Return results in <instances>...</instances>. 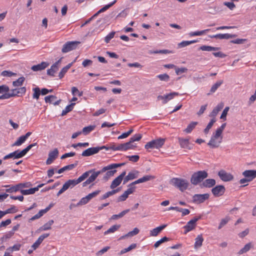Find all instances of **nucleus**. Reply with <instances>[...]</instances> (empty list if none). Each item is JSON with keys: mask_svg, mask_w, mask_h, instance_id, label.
Segmentation results:
<instances>
[{"mask_svg": "<svg viewBox=\"0 0 256 256\" xmlns=\"http://www.w3.org/2000/svg\"><path fill=\"white\" fill-rule=\"evenodd\" d=\"M208 176V172L205 170H200L194 172L190 178V182L196 186L201 182H203L204 180Z\"/></svg>", "mask_w": 256, "mask_h": 256, "instance_id": "f257e3e1", "label": "nucleus"}, {"mask_svg": "<svg viewBox=\"0 0 256 256\" xmlns=\"http://www.w3.org/2000/svg\"><path fill=\"white\" fill-rule=\"evenodd\" d=\"M170 183L178 188L182 192L186 190L190 184L185 179L174 178L170 180Z\"/></svg>", "mask_w": 256, "mask_h": 256, "instance_id": "f03ea898", "label": "nucleus"}, {"mask_svg": "<svg viewBox=\"0 0 256 256\" xmlns=\"http://www.w3.org/2000/svg\"><path fill=\"white\" fill-rule=\"evenodd\" d=\"M98 152L100 150L105 149L106 150H122L126 151L128 150H134L136 148V145H112L111 146H107L104 145L102 146H98Z\"/></svg>", "mask_w": 256, "mask_h": 256, "instance_id": "7ed1b4c3", "label": "nucleus"}, {"mask_svg": "<svg viewBox=\"0 0 256 256\" xmlns=\"http://www.w3.org/2000/svg\"><path fill=\"white\" fill-rule=\"evenodd\" d=\"M79 44H80V42L78 41L68 42L63 45L62 52L63 53H66L75 50Z\"/></svg>", "mask_w": 256, "mask_h": 256, "instance_id": "20e7f679", "label": "nucleus"}, {"mask_svg": "<svg viewBox=\"0 0 256 256\" xmlns=\"http://www.w3.org/2000/svg\"><path fill=\"white\" fill-rule=\"evenodd\" d=\"M209 197V194H195L192 196V202L197 204H201L208 200Z\"/></svg>", "mask_w": 256, "mask_h": 256, "instance_id": "39448f33", "label": "nucleus"}, {"mask_svg": "<svg viewBox=\"0 0 256 256\" xmlns=\"http://www.w3.org/2000/svg\"><path fill=\"white\" fill-rule=\"evenodd\" d=\"M58 154L59 152L57 148H55L53 150L50 151L48 154V158L46 162V164L50 165L52 164L58 157Z\"/></svg>", "mask_w": 256, "mask_h": 256, "instance_id": "423d86ee", "label": "nucleus"}, {"mask_svg": "<svg viewBox=\"0 0 256 256\" xmlns=\"http://www.w3.org/2000/svg\"><path fill=\"white\" fill-rule=\"evenodd\" d=\"M35 145H28V146L22 150H17L12 152L14 158H20L24 156Z\"/></svg>", "mask_w": 256, "mask_h": 256, "instance_id": "0eeeda50", "label": "nucleus"}, {"mask_svg": "<svg viewBox=\"0 0 256 256\" xmlns=\"http://www.w3.org/2000/svg\"><path fill=\"white\" fill-rule=\"evenodd\" d=\"M178 95L179 94L177 92H172L164 96L159 95L158 96L157 99L158 100H162V104H166L168 101L172 99L174 96H178Z\"/></svg>", "mask_w": 256, "mask_h": 256, "instance_id": "6e6552de", "label": "nucleus"}, {"mask_svg": "<svg viewBox=\"0 0 256 256\" xmlns=\"http://www.w3.org/2000/svg\"><path fill=\"white\" fill-rule=\"evenodd\" d=\"M125 162L120 163V164H109L106 166L104 167L100 170H98L97 172H94V173H98L97 174V176L100 174L105 172L106 170H110L112 169H114L116 168H118V167L123 166L125 165Z\"/></svg>", "mask_w": 256, "mask_h": 256, "instance_id": "1a4fd4ad", "label": "nucleus"}, {"mask_svg": "<svg viewBox=\"0 0 256 256\" xmlns=\"http://www.w3.org/2000/svg\"><path fill=\"white\" fill-rule=\"evenodd\" d=\"M225 191L226 188L223 185H218L212 189V192L215 197L222 196Z\"/></svg>", "mask_w": 256, "mask_h": 256, "instance_id": "9d476101", "label": "nucleus"}, {"mask_svg": "<svg viewBox=\"0 0 256 256\" xmlns=\"http://www.w3.org/2000/svg\"><path fill=\"white\" fill-rule=\"evenodd\" d=\"M218 176L224 182H229L234 179V176L232 174L228 173L222 170L218 172Z\"/></svg>", "mask_w": 256, "mask_h": 256, "instance_id": "9b49d317", "label": "nucleus"}, {"mask_svg": "<svg viewBox=\"0 0 256 256\" xmlns=\"http://www.w3.org/2000/svg\"><path fill=\"white\" fill-rule=\"evenodd\" d=\"M98 152V146L92 147L84 150L82 152V156H89L94 154H96Z\"/></svg>", "mask_w": 256, "mask_h": 256, "instance_id": "f8f14e48", "label": "nucleus"}, {"mask_svg": "<svg viewBox=\"0 0 256 256\" xmlns=\"http://www.w3.org/2000/svg\"><path fill=\"white\" fill-rule=\"evenodd\" d=\"M242 174L247 179L249 180V181L251 182L256 177V170H246Z\"/></svg>", "mask_w": 256, "mask_h": 256, "instance_id": "ddd939ff", "label": "nucleus"}, {"mask_svg": "<svg viewBox=\"0 0 256 256\" xmlns=\"http://www.w3.org/2000/svg\"><path fill=\"white\" fill-rule=\"evenodd\" d=\"M49 63L46 62H42L40 64L34 65L31 67V70L34 72H37L44 70L49 66Z\"/></svg>", "mask_w": 256, "mask_h": 256, "instance_id": "4468645a", "label": "nucleus"}, {"mask_svg": "<svg viewBox=\"0 0 256 256\" xmlns=\"http://www.w3.org/2000/svg\"><path fill=\"white\" fill-rule=\"evenodd\" d=\"M50 234L46 233L40 236L36 242L32 246V248H33V250H36L42 242L44 240L48 238Z\"/></svg>", "mask_w": 256, "mask_h": 256, "instance_id": "2eb2a0df", "label": "nucleus"}, {"mask_svg": "<svg viewBox=\"0 0 256 256\" xmlns=\"http://www.w3.org/2000/svg\"><path fill=\"white\" fill-rule=\"evenodd\" d=\"M26 88L25 86L21 87L18 88H14L11 90L12 92L11 94H13V97L18 96H21L24 94L26 92Z\"/></svg>", "mask_w": 256, "mask_h": 256, "instance_id": "dca6fc26", "label": "nucleus"}, {"mask_svg": "<svg viewBox=\"0 0 256 256\" xmlns=\"http://www.w3.org/2000/svg\"><path fill=\"white\" fill-rule=\"evenodd\" d=\"M216 180L213 178H208L204 180L200 185L201 188H212L216 184Z\"/></svg>", "mask_w": 256, "mask_h": 256, "instance_id": "f3484780", "label": "nucleus"}, {"mask_svg": "<svg viewBox=\"0 0 256 256\" xmlns=\"http://www.w3.org/2000/svg\"><path fill=\"white\" fill-rule=\"evenodd\" d=\"M166 224H162L156 227L150 231V236H157L166 226Z\"/></svg>", "mask_w": 256, "mask_h": 256, "instance_id": "a211bd4d", "label": "nucleus"}, {"mask_svg": "<svg viewBox=\"0 0 256 256\" xmlns=\"http://www.w3.org/2000/svg\"><path fill=\"white\" fill-rule=\"evenodd\" d=\"M138 171H136V173L130 172L124 178L123 184H124L129 180L135 179L138 178Z\"/></svg>", "mask_w": 256, "mask_h": 256, "instance_id": "6ab92c4d", "label": "nucleus"}, {"mask_svg": "<svg viewBox=\"0 0 256 256\" xmlns=\"http://www.w3.org/2000/svg\"><path fill=\"white\" fill-rule=\"evenodd\" d=\"M31 134V132H28L26 134L20 136L13 144H22Z\"/></svg>", "mask_w": 256, "mask_h": 256, "instance_id": "aec40b11", "label": "nucleus"}, {"mask_svg": "<svg viewBox=\"0 0 256 256\" xmlns=\"http://www.w3.org/2000/svg\"><path fill=\"white\" fill-rule=\"evenodd\" d=\"M78 162L76 161L74 164L67 165L59 169L58 170V174H62L66 170H71L74 168L78 165Z\"/></svg>", "mask_w": 256, "mask_h": 256, "instance_id": "412c9836", "label": "nucleus"}, {"mask_svg": "<svg viewBox=\"0 0 256 256\" xmlns=\"http://www.w3.org/2000/svg\"><path fill=\"white\" fill-rule=\"evenodd\" d=\"M253 248L254 244H252V242H250L246 244L242 249H240L238 254H242L244 253H246Z\"/></svg>", "mask_w": 256, "mask_h": 256, "instance_id": "4be33fe9", "label": "nucleus"}, {"mask_svg": "<svg viewBox=\"0 0 256 256\" xmlns=\"http://www.w3.org/2000/svg\"><path fill=\"white\" fill-rule=\"evenodd\" d=\"M191 222V221L190 220L184 226V228L185 230L184 232V234L195 228L196 224H194L192 222Z\"/></svg>", "mask_w": 256, "mask_h": 256, "instance_id": "5701e85b", "label": "nucleus"}, {"mask_svg": "<svg viewBox=\"0 0 256 256\" xmlns=\"http://www.w3.org/2000/svg\"><path fill=\"white\" fill-rule=\"evenodd\" d=\"M98 173H94V172L92 173V175L82 183V186H86L88 184H90L92 182H94L96 178Z\"/></svg>", "mask_w": 256, "mask_h": 256, "instance_id": "b1692460", "label": "nucleus"}, {"mask_svg": "<svg viewBox=\"0 0 256 256\" xmlns=\"http://www.w3.org/2000/svg\"><path fill=\"white\" fill-rule=\"evenodd\" d=\"M155 178V176L152 175H146L136 180V184L146 182Z\"/></svg>", "mask_w": 256, "mask_h": 256, "instance_id": "393cba45", "label": "nucleus"}, {"mask_svg": "<svg viewBox=\"0 0 256 256\" xmlns=\"http://www.w3.org/2000/svg\"><path fill=\"white\" fill-rule=\"evenodd\" d=\"M222 134V132H221L220 130L217 129L216 131L215 134H213L210 140L207 144H214V143L216 142V140L220 137Z\"/></svg>", "mask_w": 256, "mask_h": 256, "instance_id": "a878e982", "label": "nucleus"}, {"mask_svg": "<svg viewBox=\"0 0 256 256\" xmlns=\"http://www.w3.org/2000/svg\"><path fill=\"white\" fill-rule=\"evenodd\" d=\"M73 62H71L68 64L66 66L64 67L59 72L58 77L60 79L64 78V74L66 73L68 70L72 66Z\"/></svg>", "mask_w": 256, "mask_h": 256, "instance_id": "bb28decb", "label": "nucleus"}, {"mask_svg": "<svg viewBox=\"0 0 256 256\" xmlns=\"http://www.w3.org/2000/svg\"><path fill=\"white\" fill-rule=\"evenodd\" d=\"M142 138V135L140 134H136L130 138L129 141L124 144H132L135 142L139 141Z\"/></svg>", "mask_w": 256, "mask_h": 256, "instance_id": "cd10ccee", "label": "nucleus"}, {"mask_svg": "<svg viewBox=\"0 0 256 256\" xmlns=\"http://www.w3.org/2000/svg\"><path fill=\"white\" fill-rule=\"evenodd\" d=\"M204 238L202 234L198 235L195 239L194 248H198L202 246Z\"/></svg>", "mask_w": 256, "mask_h": 256, "instance_id": "c85d7f7f", "label": "nucleus"}, {"mask_svg": "<svg viewBox=\"0 0 256 256\" xmlns=\"http://www.w3.org/2000/svg\"><path fill=\"white\" fill-rule=\"evenodd\" d=\"M130 211V209H126L118 214H114L110 218V220H116L123 217L126 214Z\"/></svg>", "mask_w": 256, "mask_h": 256, "instance_id": "c756f323", "label": "nucleus"}, {"mask_svg": "<svg viewBox=\"0 0 256 256\" xmlns=\"http://www.w3.org/2000/svg\"><path fill=\"white\" fill-rule=\"evenodd\" d=\"M166 138H158L150 142H146V144H164L166 142Z\"/></svg>", "mask_w": 256, "mask_h": 256, "instance_id": "7c9ffc66", "label": "nucleus"}, {"mask_svg": "<svg viewBox=\"0 0 256 256\" xmlns=\"http://www.w3.org/2000/svg\"><path fill=\"white\" fill-rule=\"evenodd\" d=\"M198 124V122H191L184 130V132L187 134L190 133Z\"/></svg>", "mask_w": 256, "mask_h": 256, "instance_id": "2f4dec72", "label": "nucleus"}, {"mask_svg": "<svg viewBox=\"0 0 256 256\" xmlns=\"http://www.w3.org/2000/svg\"><path fill=\"white\" fill-rule=\"evenodd\" d=\"M122 180L118 176L114 178L110 186V188L111 189H114L118 186L122 182Z\"/></svg>", "mask_w": 256, "mask_h": 256, "instance_id": "473e14b6", "label": "nucleus"}, {"mask_svg": "<svg viewBox=\"0 0 256 256\" xmlns=\"http://www.w3.org/2000/svg\"><path fill=\"white\" fill-rule=\"evenodd\" d=\"M32 91L34 92V94H32V98L34 99H36L38 100L40 95L41 94L40 93V89L38 86L32 88Z\"/></svg>", "mask_w": 256, "mask_h": 256, "instance_id": "72a5a7b5", "label": "nucleus"}, {"mask_svg": "<svg viewBox=\"0 0 256 256\" xmlns=\"http://www.w3.org/2000/svg\"><path fill=\"white\" fill-rule=\"evenodd\" d=\"M94 171V170H91L84 172L81 176H80L78 179V181L79 183L84 180L87 178L90 173H92Z\"/></svg>", "mask_w": 256, "mask_h": 256, "instance_id": "f704fd0d", "label": "nucleus"}, {"mask_svg": "<svg viewBox=\"0 0 256 256\" xmlns=\"http://www.w3.org/2000/svg\"><path fill=\"white\" fill-rule=\"evenodd\" d=\"M162 146V145H144L145 148L148 152H151L154 150H160V148Z\"/></svg>", "mask_w": 256, "mask_h": 256, "instance_id": "c9c22d12", "label": "nucleus"}, {"mask_svg": "<svg viewBox=\"0 0 256 256\" xmlns=\"http://www.w3.org/2000/svg\"><path fill=\"white\" fill-rule=\"evenodd\" d=\"M120 227V224H115L112 226L110 228H108L106 231L104 232V234L106 235L110 233L114 232L118 229H119Z\"/></svg>", "mask_w": 256, "mask_h": 256, "instance_id": "e433bc0d", "label": "nucleus"}, {"mask_svg": "<svg viewBox=\"0 0 256 256\" xmlns=\"http://www.w3.org/2000/svg\"><path fill=\"white\" fill-rule=\"evenodd\" d=\"M198 40H192L190 41H182L178 44V48H184L190 44L198 42Z\"/></svg>", "mask_w": 256, "mask_h": 256, "instance_id": "4c0bfd02", "label": "nucleus"}, {"mask_svg": "<svg viewBox=\"0 0 256 256\" xmlns=\"http://www.w3.org/2000/svg\"><path fill=\"white\" fill-rule=\"evenodd\" d=\"M25 80V78L24 76H22L19 78L17 80L14 81L12 82V85L14 86H20L22 85L24 81Z\"/></svg>", "mask_w": 256, "mask_h": 256, "instance_id": "58836bf2", "label": "nucleus"}, {"mask_svg": "<svg viewBox=\"0 0 256 256\" xmlns=\"http://www.w3.org/2000/svg\"><path fill=\"white\" fill-rule=\"evenodd\" d=\"M95 128V125H90L88 126H86L83 128L82 132L84 134L86 135L92 131Z\"/></svg>", "mask_w": 256, "mask_h": 256, "instance_id": "ea45409f", "label": "nucleus"}, {"mask_svg": "<svg viewBox=\"0 0 256 256\" xmlns=\"http://www.w3.org/2000/svg\"><path fill=\"white\" fill-rule=\"evenodd\" d=\"M210 29H206L200 31L192 32L189 33V35L190 36H202L206 32L210 31Z\"/></svg>", "mask_w": 256, "mask_h": 256, "instance_id": "a19ab883", "label": "nucleus"}, {"mask_svg": "<svg viewBox=\"0 0 256 256\" xmlns=\"http://www.w3.org/2000/svg\"><path fill=\"white\" fill-rule=\"evenodd\" d=\"M222 80H220L216 82L211 88L210 92L211 93L214 92L216 90L221 86V84L223 83Z\"/></svg>", "mask_w": 256, "mask_h": 256, "instance_id": "79ce46f5", "label": "nucleus"}, {"mask_svg": "<svg viewBox=\"0 0 256 256\" xmlns=\"http://www.w3.org/2000/svg\"><path fill=\"white\" fill-rule=\"evenodd\" d=\"M170 240V238H167L166 236H164L161 239H160V240H158L157 242H156L154 245V246L155 248H158L164 242H168Z\"/></svg>", "mask_w": 256, "mask_h": 256, "instance_id": "37998d69", "label": "nucleus"}, {"mask_svg": "<svg viewBox=\"0 0 256 256\" xmlns=\"http://www.w3.org/2000/svg\"><path fill=\"white\" fill-rule=\"evenodd\" d=\"M16 73L13 72L10 70H4L1 74L0 76L4 77H11L12 76H16Z\"/></svg>", "mask_w": 256, "mask_h": 256, "instance_id": "c03bdc74", "label": "nucleus"}, {"mask_svg": "<svg viewBox=\"0 0 256 256\" xmlns=\"http://www.w3.org/2000/svg\"><path fill=\"white\" fill-rule=\"evenodd\" d=\"M116 0H114L112 2L110 3L109 4L105 5L98 11V13H102L105 12L109 8H110L111 6H112L114 4H116Z\"/></svg>", "mask_w": 256, "mask_h": 256, "instance_id": "a18cd8bd", "label": "nucleus"}, {"mask_svg": "<svg viewBox=\"0 0 256 256\" xmlns=\"http://www.w3.org/2000/svg\"><path fill=\"white\" fill-rule=\"evenodd\" d=\"M216 122V120L215 118H212L210 121L209 122L208 124L207 125L206 127L204 130V132L205 134H206L208 132L209 130L211 128L212 126Z\"/></svg>", "mask_w": 256, "mask_h": 256, "instance_id": "49530a36", "label": "nucleus"}, {"mask_svg": "<svg viewBox=\"0 0 256 256\" xmlns=\"http://www.w3.org/2000/svg\"><path fill=\"white\" fill-rule=\"evenodd\" d=\"M57 97L54 95H49L44 98V100L46 103L53 104L54 100H56Z\"/></svg>", "mask_w": 256, "mask_h": 256, "instance_id": "de8ad7c7", "label": "nucleus"}, {"mask_svg": "<svg viewBox=\"0 0 256 256\" xmlns=\"http://www.w3.org/2000/svg\"><path fill=\"white\" fill-rule=\"evenodd\" d=\"M208 37L212 38H215L216 39H226V34H218L214 35H209Z\"/></svg>", "mask_w": 256, "mask_h": 256, "instance_id": "09e8293b", "label": "nucleus"}, {"mask_svg": "<svg viewBox=\"0 0 256 256\" xmlns=\"http://www.w3.org/2000/svg\"><path fill=\"white\" fill-rule=\"evenodd\" d=\"M116 172V170H108L107 172L106 173L105 176H104V179L105 180H108V178L112 176Z\"/></svg>", "mask_w": 256, "mask_h": 256, "instance_id": "8fccbe9b", "label": "nucleus"}, {"mask_svg": "<svg viewBox=\"0 0 256 256\" xmlns=\"http://www.w3.org/2000/svg\"><path fill=\"white\" fill-rule=\"evenodd\" d=\"M156 77L162 81L168 82L170 80V76L166 74L158 75Z\"/></svg>", "mask_w": 256, "mask_h": 256, "instance_id": "3c124183", "label": "nucleus"}, {"mask_svg": "<svg viewBox=\"0 0 256 256\" xmlns=\"http://www.w3.org/2000/svg\"><path fill=\"white\" fill-rule=\"evenodd\" d=\"M188 70L186 68H178L176 66L175 71L177 75H180L183 73L186 72Z\"/></svg>", "mask_w": 256, "mask_h": 256, "instance_id": "603ef678", "label": "nucleus"}, {"mask_svg": "<svg viewBox=\"0 0 256 256\" xmlns=\"http://www.w3.org/2000/svg\"><path fill=\"white\" fill-rule=\"evenodd\" d=\"M247 41V39L246 38H237L236 40H231L230 42L234 44H243Z\"/></svg>", "mask_w": 256, "mask_h": 256, "instance_id": "864d4df0", "label": "nucleus"}, {"mask_svg": "<svg viewBox=\"0 0 256 256\" xmlns=\"http://www.w3.org/2000/svg\"><path fill=\"white\" fill-rule=\"evenodd\" d=\"M19 190H20V188H19V186L18 184L16 186H12V187H10L9 188L6 189V192L12 193V192H18Z\"/></svg>", "mask_w": 256, "mask_h": 256, "instance_id": "5fc2aeb1", "label": "nucleus"}, {"mask_svg": "<svg viewBox=\"0 0 256 256\" xmlns=\"http://www.w3.org/2000/svg\"><path fill=\"white\" fill-rule=\"evenodd\" d=\"M72 93L74 96H76V94L79 96H81L83 94V92H80L77 88L73 86L72 88Z\"/></svg>", "mask_w": 256, "mask_h": 256, "instance_id": "6e6d98bb", "label": "nucleus"}, {"mask_svg": "<svg viewBox=\"0 0 256 256\" xmlns=\"http://www.w3.org/2000/svg\"><path fill=\"white\" fill-rule=\"evenodd\" d=\"M89 201H90V200L86 196L81 198V200L79 201V202L78 203H77L76 206H81L82 205H84V204H88L89 202Z\"/></svg>", "mask_w": 256, "mask_h": 256, "instance_id": "4d7b16f0", "label": "nucleus"}, {"mask_svg": "<svg viewBox=\"0 0 256 256\" xmlns=\"http://www.w3.org/2000/svg\"><path fill=\"white\" fill-rule=\"evenodd\" d=\"M230 218L228 217H226L222 219L218 226V229H221L224 226H225L228 222Z\"/></svg>", "mask_w": 256, "mask_h": 256, "instance_id": "13d9d810", "label": "nucleus"}, {"mask_svg": "<svg viewBox=\"0 0 256 256\" xmlns=\"http://www.w3.org/2000/svg\"><path fill=\"white\" fill-rule=\"evenodd\" d=\"M116 32H110L104 38V41L106 43H108L114 37Z\"/></svg>", "mask_w": 256, "mask_h": 256, "instance_id": "bf43d9fd", "label": "nucleus"}, {"mask_svg": "<svg viewBox=\"0 0 256 256\" xmlns=\"http://www.w3.org/2000/svg\"><path fill=\"white\" fill-rule=\"evenodd\" d=\"M133 132L132 129L130 130L128 132L122 133L118 137V139H122L127 138Z\"/></svg>", "mask_w": 256, "mask_h": 256, "instance_id": "052dcab7", "label": "nucleus"}, {"mask_svg": "<svg viewBox=\"0 0 256 256\" xmlns=\"http://www.w3.org/2000/svg\"><path fill=\"white\" fill-rule=\"evenodd\" d=\"M139 232V229L137 228H135L132 231H130L126 234V236H128V237L133 236L138 234Z\"/></svg>", "mask_w": 256, "mask_h": 256, "instance_id": "680f3d73", "label": "nucleus"}, {"mask_svg": "<svg viewBox=\"0 0 256 256\" xmlns=\"http://www.w3.org/2000/svg\"><path fill=\"white\" fill-rule=\"evenodd\" d=\"M100 192V190H96L90 194H89L88 195L86 196L87 198H88V200H90L92 198H94L97 195H98Z\"/></svg>", "mask_w": 256, "mask_h": 256, "instance_id": "e2e57ef3", "label": "nucleus"}, {"mask_svg": "<svg viewBox=\"0 0 256 256\" xmlns=\"http://www.w3.org/2000/svg\"><path fill=\"white\" fill-rule=\"evenodd\" d=\"M10 88L6 84H2L0 86V94L7 92H8Z\"/></svg>", "mask_w": 256, "mask_h": 256, "instance_id": "0e129e2a", "label": "nucleus"}, {"mask_svg": "<svg viewBox=\"0 0 256 256\" xmlns=\"http://www.w3.org/2000/svg\"><path fill=\"white\" fill-rule=\"evenodd\" d=\"M127 158L129 160L134 162H137L140 159V156L138 155L128 156H127Z\"/></svg>", "mask_w": 256, "mask_h": 256, "instance_id": "69168bd1", "label": "nucleus"}, {"mask_svg": "<svg viewBox=\"0 0 256 256\" xmlns=\"http://www.w3.org/2000/svg\"><path fill=\"white\" fill-rule=\"evenodd\" d=\"M229 109L230 108L228 106H226L225 108L220 116V119L224 120H226V115L228 114V112Z\"/></svg>", "mask_w": 256, "mask_h": 256, "instance_id": "338daca9", "label": "nucleus"}, {"mask_svg": "<svg viewBox=\"0 0 256 256\" xmlns=\"http://www.w3.org/2000/svg\"><path fill=\"white\" fill-rule=\"evenodd\" d=\"M67 182L69 184L70 188H72L75 186L79 184L77 180H69L67 181Z\"/></svg>", "mask_w": 256, "mask_h": 256, "instance_id": "774afa93", "label": "nucleus"}]
</instances>
